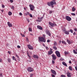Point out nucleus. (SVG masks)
<instances>
[{
  "label": "nucleus",
  "instance_id": "nucleus-1",
  "mask_svg": "<svg viewBox=\"0 0 77 77\" xmlns=\"http://www.w3.org/2000/svg\"><path fill=\"white\" fill-rule=\"evenodd\" d=\"M38 39L40 42H46L45 38H44V37H38Z\"/></svg>",
  "mask_w": 77,
  "mask_h": 77
},
{
  "label": "nucleus",
  "instance_id": "nucleus-2",
  "mask_svg": "<svg viewBox=\"0 0 77 77\" xmlns=\"http://www.w3.org/2000/svg\"><path fill=\"white\" fill-rule=\"evenodd\" d=\"M63 32H64V33H65V34H66V35H69V32H70V31H69H69H66V29L64 28L63 30Z\"/></svg>",
  "mask_w": 77,
  "mask_h": 77
},
{
  "label": "nucleus",
  "instance_id": "nucleus-3",
  "mask_svg": "<svg viewBox=\"0 0 77 77\" xmlns=\"http://www.w3.org/2000/svg\"><path fill=\"white\" fill-rule=\"evenodd\" d=\"M29 6L30 8V9L31 10V11H33L35 9V6H34L30 4L29 5Z\"/></svg>",
  "mask_w": 77,
  "mask_h": 77
},
{
  "label": "nucleus",
  "instance_id": "nucleus-4",
  "mask_svg": "<svg viewBox=\"0 0 77 77\" xmlns=\"http://www.w3.org/2000/svg\"><path fill=\"white\" fill-rule=\"evenodd\" d=\"M27 70L29 72H32L34 71L33 69L31 67H28L27 68Z\"/></svg>",
  "mask_w": 77,
  "mask_h": 77
},
{
  "label": "nucleus",
  "instance_id": "nucleus-5",
  "mask_svg": "<svg viewBox=\"0 0 77 77\" xmlns=\"http://www.w3.org/2000/svg\"><path fill=\"white\" fill-rule=\"evenodd\" d=\"M55 53L57 57H60V52L58 51H55Z\"/></svg>",
  "mask_w": 77,
  "mask_h": 77
},
{
  "label": "nucleus",
  "instance_id": "nucleus-6",
  "mask_svg": "<svg viewBox=\"0 0 77 77\" xmlns=\"http://www.w3.org/2000/svg\"><path fill=\"white\" fill-rule=\"evenodd\" d=\"M65 18L68 21H71V18L68 16H66L65 17Z\"/></svg>",
  "mask_w": 77,
  "mask_h": 77
},
{
  "label": "nucleus",
  "instance_id": "nucleus-7",
  "mask_svg": "<svg viewBox=\"0 0 77 77\" xmlns=\"http://www.w3.org/2000/svg\"><path fill=\"white\" fill-rule=\"evenodd\" d=\"M44 18V17H41L40 18V17H38V20H37V21L38 22H41V21H42V19H43V18Z\"/></svg>",
  "mask_w": 77,
  "mask_h": 77
},
{
  "label": "nucleus",
  "instance_id": "nucleus-8",
  "mask_svg": "<svg viewBox=\"0 0 77 77\" xmlns=\"http://www.w3.org/2000/svg\"><path fill=\"white\" fill-rule=\"evenodd\" d=\"M49 24L50 25L51 27H54L55 26V24L54 23H52L50 22H49Z\"/></svg>",
  "mask_w": 77,
  "mask_h": 77
},
{
  "label": "nucleus",
  "instance_id": "nucleus-9",
  "mask_svg": "<svg viewBox=\"0 0 77 77\" xmlns=\"http://www.w3.org/2000/svg\"><path fill=\"white\" fill-rule=\"evenodd\" d=\"M27 47L28 48L29 50H33V47L32 46L30 45H28Z\"/></svg>",
  "mask_w": 77,
  "mask_h": 77
},
{
  "label": "nucleus",
  "instance_id": "nucleus-10",
  "mask_svg": "<svg viewBox=\"0 0 77 77\" xmlns=\"http://www.w3.org/2000/svg\"><path fill=\"white\" fill-rule=\"evenodd\" d=\"M51 71L52 73L53 74H54V75H56L57 74L56 72V71H55V70L53 69H51Z\"/></svg>",
  "mask_w": 77,
  "mask_h": 77
},
{
  "label": "nucleus",
  "instance_id": "nucleus-11",
  "mask_svg": "<svg viewBox=\"0 0 77 77\" xmlns=\"http://www.w3.org/2000/svg\"><path fill=\"white\" fill-rule=\"evenodd\" d=\"M52 57L53 59V60H54L55 59H56V55L54 54H52Z\"/></svg>",
  "mask_w": 77,
  "mask_h": 77
},
{
  "label": "nucleus",
  "instance_id": "nucleus-12",
  "mask_svg": "<svg viewBox=\"0 0 77 77\" xmlns=\"http://www.w3.org/2000/svg\"><path fill=\"white\" fill-rule=\"evenodd\" d=\"M7 24L8 26H9V27H12V24L10 22H8L7 23Z\"/></svg>",
  "mask_w": 77,
  "mask_h": 77
},
{
  "label": "nucleus",
  "instance_id": "nucleus-13",
  "mask_svg": "<svg viewBox=\"0 0 77 77\" xmlns=\"http://www.w3.org/2000/svg\"><path fill=\"white\" fill-rule=\"evenodd\" d=\"M33 57L35 59H38L39 57L36 55H34L33 56Z\"/></svg>",
  "mask_w": 77,
  "mask_h": 77
},
{
  "label": "nucleus",
  "instance_id": "nucleus-14",
  "mask_svg": "<svg viewBox=\"0 0 77 77\" xmlns=\"http://www.w3.org/2000/svg\"><path fill=\"white\" fill-rule=\"evenodd\" d=\"M37 27L38 29H40V30H42V27L39 26H38Z\"/></svg>",
  "mask_w": 77,
  "mask_h": 77
},
{
  "label": "nucleus",
  "instance_id": "nucleus-15",
  "mask_svg": "<svg viewBox=\"0 0 77 77\" xmlns=\"http://www.w3.org/2000/svg\"><path fill=\"white\" fill-rule=\"evenodd\" d=\"M71 73H69V72H67V76H68V77H71Z\"/></svg>",
  "mask_w": 77,
  "mask_h": 77
},
{
  "label": "nucleus",
  "instance_id": "nucleus-16",
  "mask_svg": "<svg viewBox=\"0 0 77 77\" xmlns=\"http://www.w3.org/2000/svg\"><path fill=\"white\" fill-rule=\"evenodd\" d=\"M47 34L49 36H51V33L49 31H47Z\"/></svg>",
  "mask_w": 77,
  "mask_h": 77
},
{
  "label": "nucleus",
  "instance_id": "nucleus-17",
  "mask_svg": "<svg viewBox=\"0 0 77 77\" xmlns=\"http://www.w3.org/2000/svg\"><path fill=\"white\" fill-rule=\"evenodd\" d=\"M52 53H53V52L51 50L50 51L48 52V54L49 55H51V54H52Z\"/></svg>",
  "mask_w": 77,
  "mask_h": 77
},
{
  "label": "nucleus",
  "instance_id": "nucleus-18",
  "mask_svg": "<svg viewBox=\"0 0 77 77\" xmlns=\"http://www.w3.org/2000/svg\"><path fill=\"white\" fill-rule=\"evenodd\" d=\"M62 64L63 65H64V66H65L66 67L68 66H67V64H66V63H65V62H62Z\"/></svg>",
  "mask_w": 77,
  "mask_h": 77
},
{
  "label": "nucleus",
  "instance_id": "nucleus-19",
  "mask_svg": "<svg viewBox=\"0 0 77 77\" xmlns=\"http://www.w3.org/2000/svg\"><path fill=\"white\" fill-rule=\"evenodd\" d=\"M12 59L13 60H15V61H17V59H16V58H15V57L14 56H13L12 57Z\"/></svg>",
  "mask_w": 77,
  "mask_h": 77
},
{
  "label": "nucleus",
  "instance_id": "nucleus-20",
  "mask_svg": "<svg viewBox=\"0 0 77 77\" xmlns=\"http://www.w3.org/2000/svg\"><path fill=\"white\" fill-rule=\"evenodd\" d=\"M51 6H53L54 5V2L53 1H51L50 2Z\"/></svg>",
  "mask_w": 77,
  "mask_h": 77
},
{
  "label": "nucleus",
  "instance_id": "nucleus-21",
  "mask_svg": "<svg viewBox=\"0 0 77 77\" xmlns=\"http://www.w3.org/2000/svg\"><path fill=\"white\" fill-rule=\"evenodd\" d=\"M57 45V42L56 41L54 42V46H56V45Z\"/></svg>",
  "mask_w": 77,
  "mask_h": 77
},
{
  "label": "nucleus",
  "instance_id": "nucleus-22",
  "mask_svg": "<svg viewBox=\"0 0 77 77\" xmlns=\"http://www.w3.org/2000/svg\"><path fill=\"white\" fill-rule=\"evenodd\" d=\"M67 42H68L69 44H71V43H72V42H71V41H70L68 40H67Z\"/></svg>",
  "mask_w": 77,
  "mask_h": 77
},
{
  "label": "nucleus",
  "instance_id": "nucleus-23",
  "mask_svg": "<svg viewBox=\"0 0 77 77\" xmlns=\"http://www.w3.org/2000/svg\"><path fill=\"white\" fill-rule=\"evenodd\" d=\"M72 12H74L75 11V8L74 7H73L72 8Z\"/></svg>",
  "mask_w": 77,
  "mask_h": 77
},
{
  "label": "nucleus",
  "instance_id": "nucleus-24",
  "mask_svg": "<svg viewBox=\"0 0 77 77\" xmlns=\"http://www.w3.org/2000/svg\"><path fill=\"white\" fill-rule=\"evenodd\" d=\"M47 5L49 6H51V5L50 4V2H47Z\"/></svg>",
  "mask_w": 77,
  "mask_h": 77
},
{
  "label": "nucleus",
  "instance_id": "nucleus-25",
  "mask_svg": "<svg viewBox=\"0 0 77 77\" xmlns=\"http://www.w3.org/2000/svg\"><path fill=\"white\" fill-rule=\"evenodd\" d=\"M53 48L55 50H57V47H56L53 46Z\"/></svg>",
  "mask_w": 77,
  "mask_h": 77
},
{
  "label": "nucleus",
  "instance_id": "nucleus-26",
  "mask_svg": "<svg viewBox=\"0 0 77 77\" xmlns=\"http://www.w3.org/2000/svg\"><path fill=\"white\" fill-rule=\"evenodd\" d=\"M69 69L70 71H72V67H71V66H69Z\"/></svg>",
  "mask_w": 77,
  "mask_h": 77
},
{
  "label": "nucleus",
  "instance_id": "nucleus-27",
  "mask_svg": "<svg viewBox=\"0 0 77 77\" xmlns=\"http://www.w3.org/2000/svg\"><path fill=\"white\" fill-rule=\"evenodd\" d=\"M27 55L28 56V57H29V58H31V57H30V56L29 55V52H27Z\"/></svg>",
  "mask_w": 77,
  "mask_h": 77
},
{
  "label": "nucleus",
  "instance_id": "nucleus-28",
  "mask_svg": "<svg viewBox=\"0 0 77 77\" xmlns=\"http://www.w3.org/2000/svg\"><path fill=\"white\" fill-rule=\"evenodd\" d=\"M7 60H8V62H9V63L11 62V59H10L9 58H8Z\"/></svg>",
  "mask_w": 77,
  "mask_h": 77
},
{
  "label": "nucleus",
  "instance_id": "nucleus-29",
  "mask_svg": "<svg viewBox=\"0 0 77 77\" xmlns=\"http://www.w3.org/2000/svg\"><path fill=\"white\" fill-rule=\"evenodd\" d=\"M12 12H11L9 11L8 12V15H12Z\"/></svg>",
  "mask_w": 77,
  "mask_h": 77
},
{
  "label": "nucleus",
  "instance_id": "nucleus-30",
  "mask_svg": "<svg viewBox=\"0 0 77 77\" xmlns=\"http://www.w3.org/2000/svg\"><path fill=\"white\" fill-rule=\"evenodd\" d=\"M62 43H63V44H65L66 45V43L65 41H62Z\"/></svg>",
  "mask_w": 77,
  "mask_h": 77
},
{
  "label": "nucleus",
  "instance_id": "nucleus-31",
  "mask_svg": "<svg viewBox=\"0 0 77 77\" xmlns=\"http://www.w3.org/2000/svg\"><path fill=\"white\" fill-rule=\"evenodd\" d=\"M20 34L22 36V37H25V35H24V34H22V33H21Z\"/></svg>",
  "mask_w": 77,
  "mask_h": 77
},
{
  "label": "nucleus",
  "instance_id": "nucleus-32",
  "mask_svg": "<svg viewBox=\"0 0 77 77\" xmlns=\"http://www.w3.org/2000/svg\"><path fill=\"white\" fill-rule=\"evenodd\" d=\"M29 32H32V29H31L30 28H29Z\"/></svg>",
  "mask_w": 77,
  "mask_h": 77
},
{
  "label": "nucleus",
  "instance_id": "nucleus-33",
  "mask_svg": "<svg viewBox=\"0 0 77 77\" xmlns=\"http://www.w3.org/2000/svg\"><path fill=\"white\" fill-rule=\"evenodd\" d=\"M61 77H66V76L64 75H61Z\"/></svg>",
  "mask_w": 77,
  "mask_h": 77
},
{
  "label": "nucleus",
  "instance_id": "nucleus-34",
  "mask_svg": "<svg viewBox=\"0 0 77 77\" xmlns=\"http://www.w3.org/2000/svg\"><path fill=\"white\" fill-rule=\"evenodd\" d=\"M73 16H75V13H71V14Z\"/></svg>",
  "mask_w": 77,
  "mask_h": 77
},
{
  "label": "nucleus",
  "instance_id": "nucleus-35",
  "mask_svg": "<svg viewBox=\"0 0 77 77\" xmlns=\"http://www.w3.org/2000/svg\"><path fill=\"white\" fill-rule=\"evenodd\" d=\"M29 15L30 17H31V18H32V17H33V16L32 15V14H30Z\"/></svg>",
  "mask_w": 77,
  "mask_h": 77
},
{
  "label": "nucleus",
  "instance_id": "nucleus-36",
  "mask_svg": "<svg viewBox=\"0 0 77 77\" xmlns=\"http://www.w3.org/2000/svg\"><path fill=\"white\" fill-rule=\"evenodd\" d=\"M64 54L66 55V54H68V53L66 51H65L64 52Z\"/></svg>",
  "mask_w": 77,
  "mask_h": 77
},
{
  "label": "nucleus",
  "instance_id": "nucleus-37",
  "mask_svg": "<svg viewBox=\"0 0 77 77\" xmlns=\"http://www.w3.org/2000/svg\"><path fill=\"white\" fill-rule=\"evenodd\" d=\"M70 32H71V33H73V31L72 30H70Z\"/></svg>",
  "mask_w": 77,
  "mask_h": 77
},
{
  "label": "nucleus",
  "instance_id": "nucleus-38",
  "mask_svg": "<svg viewBox=\"0 0 77 77\" xmlns=\"http://www.w3.org/2000/svg\"><path fill=\"white\" fill-rule=\"evenodd\" d=\"M10 2L11 3H12L13 2H14V1H13V0H10Z\"/></svg>",
  "mask_w": 77,
  "mask_h": 77
},
{
  "label": "nucleus",
  "instance_id": "nucleus-39",
  "mask_svg": "<svg viewBox=\"0 0 77 77\" xmlns=\"http://www.w3.org/2000/svg\"><path fill=\"white\" fill-rule=\"evenodd\" d=\"M53 12V11H49V13L50 14H52V13Z\"/></svg>",
  "mask_w": 77,
  "mask_h": 77
},
{
  "label": "nucleus",
  "instance_id": "nucleus-40",
  "mask_svg": "<svg viewBox=\"0 0 77 77\" xmlns=\"http://www.w3.org/2000/svg\"><path fill=\"white\" fill-rule=\"evenodd\" d=\"M17 47L18 48H21V47H20V46L19 45H18L17 46Z\"/></svg>",
  "mask_w": 77,
  "mask_h": 77
},
{
  "label": "nucleus",
  "instance_id": "nucleus-41",
  "mask_svg": "<svg viewBox=\"0 0 77 77\" xmlns=\"http://www.w3.org/2000/svg\"><path fill=\"white\" fill-rule=\"evenodd\" d=\"M51 41H50V40L49 39L47 41V42H51Z\"/></svg>",
  "mask_w": 77,
  "mask_h": 77
},
{
  "label": "nucleus",
  "instance_id": "nucleus-42",
  "mask_svg": "<svg viewBox=\"0 0 77 77\" xmlns=\"http://www.w3.org/2000/svg\"><path fill=\"white\" fill-rule=\"evenodd\" d=\"M51 76L52 77H55V75L53 74H51Z\"/></svg>",
  "mask_w": 77,
  "mask_h": 77
},
{
  "label": "nucleus",
  "instance_id": "nucleus-43",
  "mask_svg": "<svg viewBox=\"0 0 77 77\" xmlns=\"http://www.w3.org/2000/svg\"><path fill=\"white\" fill-rule=\"evenodd\" d=\"M14 6H12V8L13 10H14Z\"/></svg>",
  "mask_w": 77,
  "mask_h": 77
},
{
  "label": "nucleus",
  "instance_id": "nucleus-44",
  "mask_svg": "<svg viewBox=\"0 0 77 77\" xmlns=\"http://www.w3.org/2000/svg\"><path fill=\"white\" fill-rule=\"evenodd\" d=\"M26 20L27 21H28V23H29V22H30V20L29 19H27Z\"/></svg>",
  "mask_w": 77,
  "mask_h": 77
},
{
  "label": "nucleus",
  "instance_id": "nucleus-45",
  "mask_svg": "<svg viewBox=\"0 0 77 77\" xmlns=\"http://www.w3.org/2000/svg\"><path fill=\"white\" fill-rule=\"evenodd\" d=\"M54 61L53 60H52V63L53 64H54Z\"/></svg>",
  "mask_w": 77,
  "mask_h": 77
},
{
  "label": "nucleus",
  "instance_id": "nucleus-46",
  "mask_svg": "<svg viewBox=\"0 0 77 77\" xmlns=\"http://www.w3.org/2000/svg\"><path fill=\"white\" fill-rule=\"evenodd\" d=\"M0 62H2V59L0 58Z\"/></svg>",
  "mask_w": 77,
  "mask_h": 77
},
{
  "label": "nucleus",
  "instance_id": "nucleus-47",
  "mask_svg": "<svg viewBox=\"0 0 77 77\" xmlns=\"http://www.w3.org/2000/svg\"><path fill=\"white\" fill-rule=\"evenodd\" d=\"M74 30L75 31V32L77 31V28H75V29H74Z\"/></svg>",
  "mask_w": 77,
  "mask_h": 77
},
{
  "label": "nucleus",
  "instance_id": "nucleus-48",
  "mask_svg": "<svg viewBox=\"0 0 77 77\" xmlns=\"http://www.w3.org/2000/svg\"><path fill=\"white\" fill-rule=\"evenodd\" d=\"M27 15H29L30 14V13L29 12H27Z\"/></svg>",
  "mask_w": 77,
  "mask_h": 77
},
{
  "label": "nucleus",
  "instance_id": "nucleus-49",
  "mask_svg": "<svg viewBox=\"0 0 77 77\" xmlns=\"http://www.w3.org/2000/svg\"><path fill=\"white\" fill-rule=\"evenodd\" d=\"M2 7L3 8H5V5H2Z\"/></svg>",
  "mask_w": 77,
  "mask_h": 77
},
{
  "label": "nucleus",
  "instance_id": "nucleus-50",
  "mask_svg": "<svg viewBox=\"0 0 77 77\" xmlns=\"http://www.w3.org/2000/svg\"><path fill=\"white\" fill-rule=\"evenodd\" d=\"M8 54H11V51H8Z\"/></svg>",
  "mask_w": 77,
  "mask_h": 77
},
{
  "label": "nucleus",
  "instance_id": "nucleus-51",
  "mask_svg": "<svg viewBox=\"0 0 77 77\" xmlns=\"http://www.w3.org/2000/svg\"><path fill=\"white\" fill-rule=\"evenodd\" d=\"M43 37H44V38H45V35L43 34Z\"/></svg>",
  "mask_w": 77,
  "mask_h": 77
},
{
  "label": "nucleus",
  "instance_id": "nucleus-52",
  "mask_svg": "<svg viewBox=\"0 0 77 77\" xmlns=\"http://www.w3.org/2000/svg\"><path fill=\"white\" fill-rule=\"evenodd\" d=\"M45 47V48H46V49L47 50H48V47Z\"/></svg>",
  "mask_w": 77,
  "mask_h": 77
},
{
  "label": "nucleus",
  "instance_id": "nucleus-53",
  "mask_svg": "<svg viewBox=\"0 0 77 77\" xmlns=\"http://www.w3.org/2000/svg\"><path fill=\"white\" fill-rule=\"evenodd\" d=\"M19 15H20L21 16V15H22V13H20Z\"/></svg>",
  "mask_w": 77,
  "mask_h": 77
},
{
  "label": "nucleus",
  "instance_id": "nucleus-54",
  "mask_svg": "<svg viewBox=\"0 0 77 77\" xmlns=\"http://www.w3.org/2000/svg\"><path fill=\"white\" fill-rule=\"evenodd\" d=\"M2 73L0 74V76H1L2 77H3V76H2Z\"/></svg>",
  "mask_w": 77,
  "mask_h": 77
},
{
  "label": "nucleus",
  "instance_id": "nucleus-55",
  "mask_svg": "<svg viewBox=\"0 0 77 77\" xmlns=\"http://www.w3.org/2000/svg\"><path fill=\"white\" fill-rule=\"evenodd\" d=\"M75 69L76 70V71H77V67L76 66L75 67Z\"/></svg>",
  "mask_w": 77,
  "mask_h": 77
},
{
  "label": "nucleus",
  "instance_id": "nucleus-56",
  "mask_svg": "<svg viewBox=\"0 0 77 77\" xmlns=\"http://www.w3.org/2000/svg\"><path fill=\"white\" fill-rule=\"evenodd\" d=\"M32 76H33V74H31L30 75V77H32Z\"/></svg>",
  "mask_w": 77,
  "mask_h": 77
},
{
  "label": "nucleus",
  "instance_id": "nucleus-57",
  "mask_svg": "<svg viewBox=\"0 0 77 77\" xmlns=\"http://www.w3.org/2000/svg\"><path fill=\"white\" fill-rule=\"evenodd\" d=\"M24 14L25 15H26V16H27V13H25Z\"/></svg>",
  "mask_w": 77,
  "mask_h": 77
},
{
  "label": "nucleus",
  "instance_id": "nucleus-58",
  "mask_svg": "<svg viewBox=\"0 0 77 77\" xmlns=\"http://www.w3.org/2000/svg\"><path fill=\"white\" fill-rule=\"evenodd\" d=\"M54 5H56V2H54Z\"/></svg>",
  "mask_w": 77,
  "mask_h": 77
},
{
  "label": "nucleus",
  "instance_id": "nucleus-59",
  "mask_svg": "<svg viewBox=\"0 0 77 77\" xmlns=\"http://www.w3.org/2000/svg\"><path fill=\"white\" fill-rule=\"evenodd\" d=\"M60 60H63V59H62V58H61V59H60Z\"/></svg>",
  "mask_w": 77,
  "mask_h": 77
},
{
  "label": "nucleus",
  "instance_id": "nucleus-60",
  "mask_svg": "<svg viewBox=\"0 0 77 77\" xmlns=\"http://www.w3.org/2000/svg\"><path fill=\"white\" fill-rule=\"evenodd\" d=\"M43 45L44 47H46L45 45V44H43Z\"/></svg>",
  "mask_w": 77,
  "mask_h": 77
},
{
  "label": "nucleus",
  "instance_id": "nucleus-61",
  "mask_svg": "<svg viewBox=\"0 0 77 77\" xmlns=\"http://www.w3.org/2000/svg\"><path fill=\"white\" fill-rule=\"evenodd\" d=\"M26 40H27V41H29V39H28V38H26Z\"/></svg>",
  "mask_w": 77,
  "mask_h": 77
},
{
  "label": "nucleus",
  "instance_id": "nucleus-62",
  "mask_svg": "<svg viewBox=\"0 0 77 77\" xmlns=\"http://www.w3.org/2000/svg\"><path fill=\"white\" fill-rule=\"evenodd\" d=\"M69 63H72L71 61H69Z\"/></svg>",
  "mask_w": 77,
  "mask_h": 77
},
{
  "label": "nucleus",
  "instance_id": "nucleus-63",
  "mask_svg": "<svg viewBox=\"0 0 77 77\" xmlns=\"http://www.w3.org/2000/svg\"><path fill=\"white\" fill-rule=\"evenodd\" d=\"M1 11L2 12H3L4 11V10H1Z\"/></svg>",
  "mask_w": 77,
  "mask_h": 77
},
{
  "label": "nucleus",
  "instance_id": "nucleus-64",
  "mask_svg": "<svg viewBox=\"0 0 77 77\" xmlns=\"http://www.w3.org/2000/svg\"><path fill=\"white\" fill-rule=\"evenodd\" d=\"M24 9L25 11H26V8H24Z\"/></svg>",
  "mask_w": 77,
  "mask_h": 77
}]
</instances>
